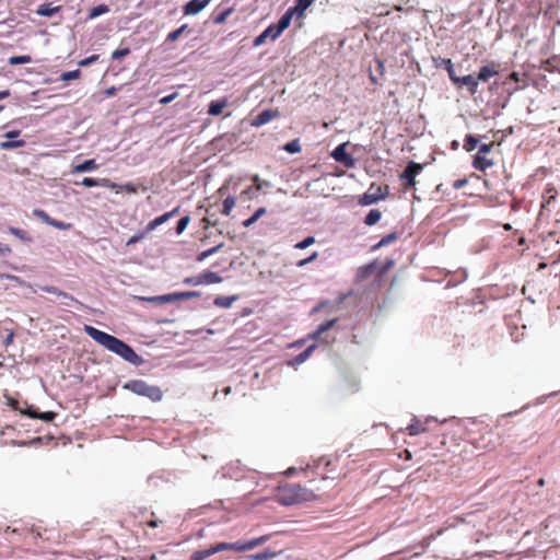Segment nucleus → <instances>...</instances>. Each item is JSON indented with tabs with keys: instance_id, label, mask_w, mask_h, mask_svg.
Here are the masks:
<instances>
[{
	"instance_id": "1",
	"label": "nucleus",
	"mask_w": 560,
	"mask_h": 560,
	"mask_svg": "<svg viewBox=\"0 0 560 560\" xmlns=\"http://www.w3.org/2000/svg\"><path fill=\"white\" fill-rule=\"evenodd\" d=\"M84 331L95 342L103 346L108 351L119 355L125 361L135 365H140L142 363L141 357L138 355L129 345L118 339L117 337L112 336L90 325L84 326Z\"/></svg>"
},
{
	"instance_id": "2",
	"label": "nucleus",
	"mask_w": 560,
	"mask_h": 560,
	"mask_svg": "<svg viewBox=\"0 0 560 560\" xmlns=\"http://www.w3.org/2000/svg\"><path fill=\"white\" fill-rule=\"evenodd\" d=\"M269 535H264L257 538H253L249 540H238L236 542H218L214 546H211L205 550H197L191 553L190 560H205L206 558L213 556L214 553L233 550L236 552H245L247 550H252L256 547H259L269 540Z\"/></svg>"
},
{
	"instance_id": "3",
	"label": "nucleus",
	"mask_w": 560,
	"mask_h": 560,
	"mask_svg": "<svg viewBox=\"0 0 560 560\" xmlns=\"http://www.w3.org/2000/svg\"><path fill=\"white\" fill-rule=\"evenodd\" d=\"M315 498L312 490L298 483H285L280 486L276 493L277 501L282 505L299 504L311 501Z\"/></svg>"
},
{
	"instance_id": "4",
	"label": "nucleus",
	"mask_w": 560,
	"mask_h": 560,
	"mask_svg": "<svg viewBox=\"0 0 560 560\" xmlns=\"http://www.w3.org/2000/svg\"><path fill=\"white\" fill-rule=\"evenodd\" d=\"M124 388L138 396H144L154 402L160 401L163 397V393L159 386L149 385L143 380H131L124 385Z\"/></svg>"
},
{
	"instance_id": "5",
	"label": "nucleus",
	"mask_w": 560,
	"mask_h": 560,
	"mask_svg": "<svg viewBox=\"0 0 560 560\" xmlns=\"http://www.w3.org/2000/svg\"><path fill=\"white\" fill-rule=\"evenodd\" d=\"M387 186L383 188L382 186H376L375 184H372L368 191L360 198L359 202L362 206L373 205L380 200L385 199L387 196Z\"/></svg>"
},
{
	"instance_id": "6",
	"label": "nucleus",
	"mask_w": 560,
	"mask_h": 560,
	"mask_svg": "<svg viewBox=\"0 0 560 560\" xmlns=\"http://www.w3.org/2000/svg\"><path fill=\"white\" fill-rule=\"evenodd\" d=\"M423 170V165L410 161L404 172L400 174V180L404 183L406 189L416 186V176Z\"/></svg>"
},
{
	"instance_id": "7",
	"label": "nucleus",
	"mask_w": 560,
	"mask_h": 560,
	"mask_svg": "<svg viewBox=\"0 0 560 560\" xmlns=\"http://www.w3.org/2000/svg\"><path fill=\"white\" fill-rule=\"evenodd\" d=\"M292 12H285L277 24L269 25L264 32L271 40H276L291 23Z\"/></svg>"
},
{
	"instance_id": "8",
	"label": "nucleus",
	"mask_w": 560,
	"mask_h": 560,
	"mask_svg": "<svg viewBox=\"0 0 560 560\" xmlns=\"http://www.w3.org/2000/svg\"><path fill=\"white\" fill-rule=\"evenodd\" d=\"M348 143H341L338 147L335 148V150L331 152V156L335 161L341 163L348 168L354 167L355 160L354 158L349 154L346 150Z\"/></svg>"
},
{
	"instance_id": "9",
	"label": "nucleus",
	"mask_w": 560,
	"mask_h": 560,
	"mask_svg": "<svg viewBox=\"0 0 560 560\" xmlns=\"http://www.w3.org/2000/svg\"><path fill=\"white\" fill-rule=\"evenodd\" d=\"M33 214L38 218L39 220H42L44 223L50 225V226H54L58 230H62V231H67V230H70L72 228V224L71 223H67V222H63V221H58L56 219H52L51 217H49L44 210L42 209H35L33 211Z\"/></svg>"
},
{
	"instance_id": "10",
	"label": "nucleus",
	"mask_w": 560,
	"mask_h": 560,
	"mask_svg": "<svg viewBox=\"0 0 560 560\" xmlns=\"http://www.w3.org/2000/svg\"><path fill=\"white\" fill-rule=\"evenodd\" d=\"M199 296H200V292H198V291H186V292H175V293L161 295V296L155 298V300L163 302V303H170V302L196 299Z\"/></svg>"
},
{
	"instance_id": "11",
	"label": "nucleus",
	"mask_w": 560,
	"mask_h": 560,
	"mask_svg": "<svg viewBox=\"0 0 560 560\" xmlns=\"http://www.w3.org/2000/svg\"><path fill=\"white\" fill-rule=\"evenodd\" d=\"M499 74V65L495 62H491L489 65L482 66L479 69V72L476 75V80L479 82H488L490 78Z\"/></svg>"
},
{
	"instance_id": "12",
	"label": "nucleus",
	"mask_w": 560,
	"mask_h": 560,
	"mask_svg": "<svg viewBox=\"0 0 560 560\" xmlns=\"http://www.w3.org/2000/svg\"><path fill=\"white\" fill-rule=\"evenodd\" d=\"M81 185H83L85 187L102 186V187H106V188H109V189L117 188V184L112 182L109 178L96 179V178H92V177H84L82 179V182H81Z\"/></svg>"
},
{
	"instance_id": "13",
	"label": "nucleus",
	"mask_w": 560,
	"mask_h": 560,
	"mask_svg": "<svg viewBox=\"0 0 560 560\" xmlns=\"http://www.w3.org/2000/svg\"><path fill=\"white\" fill-rule=\"evenodd\" d=\"M210 0H190L184 5V14L192 15L202 11L208 4Z\"/></svg>"
},
{
	"instance_id": "14",
	"label": "nucleus",
	"mask_w": 560,
	"mask_h": 560,
	"mask_svg": "<svg viewBox=\"0 0 560 560\" xmlns=\"http://www.w3.org/2000/svg\"><path fill=\"white\" fill-rule=\"evenodd\" d=\"M21 413L26 415L27 417L33 418V419H40L46 422L52 421L57 417V413L54 411L38 412V411L34 410L33 408H27L26 410H21Z\"/></svg>"
},
{
	"instance_id": "15",
	"label": "nucleus",
	"mask_w": 560,
	"mask_h": 560,
	"mask_svg": "<svg viewBox=\"0 0 560 560\" xmlns=\"http://www.w3.org/2000/svg\"><path fill=\"white\" fill-rule=\"evenodd\" d=\"M493 161L488 159L487 155L483 154H475L472 160V167L477 171L485 172L488 168L493 166Z\"/></svg>"
},
{
	"instance_id": "16",
	"label": "nucleus",
	"mask_w": 560,
	"mask_h": 560,
	"mask_svg": "<svg viewBox=\"0 0 560 560\" xmlns=\"http://www.w3.org/2000/svg\"><path fill=\"white\" fill-rule=\"evenodd\" d=\"M463 85L467 88V90L471 96H474L478 92L479 83L476 80V75H474V74L460 77L458 86H463Z\"/></svg>"
},
{
	"instance_id": "17",
	"label": "nucleus",
	"mask_w": 560,
	"mask_h": 560,
	"mask_svg": "<svg viewBox=\"0 0 560 560\" xmlns=\"http://www.w3.org/2000/svg\"><path fill=\"white\" fill-rule=\"evenodd\" d=\"M558 191L552 184H547L542 192L541 208H548L557 198Z\"/></svg>"
},
{
	"instance_id": "18",
	"label": "nucleus",
	"mask_w": 560,
	"mask_h": 560,
	"mask_svg": "<svg viewBox=\"0 0 560 560\" xmlns=\"http://www.w3.org/2000/svg\"><path fill=\"white\" fill-rule=\"evenodd\" d=\"M98 168V164L94 159L85 160L83 163L77 164L72 166L71 173L72 174H80L85 173L90 171H95Z\"/></svg>"
},
{
	"instance_id": "19",
	"label": "nucleus",
	"mask_w": 560,
	"mask_h": 560,
	"mask_svg": "<svg viewBox=\"0 0 560 560\" xmlns=\"http://www.w3.org/2000/svg\"><path fill=\"white\" fill-rule=\"evenodd\" d=\"M277 116H278V113L275 110H271V109L262 110L261 113H259L256 116L253 125L254 126L265 125V124L269 122L271 119L276 118Z\"/></svg>"
},
{
	"instance_id": "20",
	"label": "nucleus",
	"mask_w": 560,
	"mask_h": 560,
	"mask_svg": "<svg viewBox=\"0 0 560 560\" xmlns=\"http://www.w3.org/2000/svg\"><path fill=\"white\" fill-rule=\"evenodd\" d=\"M62 7L61 5H56V7H52L51 3H44V4H40L37 10H36V13L40 16H47V18H50L54 14L56 13H59L61 11Z\"/></svg>"
},
{
	"instance_id": "21",
	"label": "nucleus",
	"mask_w": 560,
	"mask_h": 560,
	"mask_svg": "<svg viewBox=\"0 0 560 560\" xmlns=\"http://www.w3.org/2000/svg\"><path fill=\"white\" fill-rule=\"evenodd\" d=\"M226 106H228V100L226 98H222V100H219V101H212L209 104L208 114L210 116H219V115L222 114L223 109Z\"/></svg>"
},
{
	"instance_id": "22",
	"label": "nucleus",
	"mask_w": 560,
	"mask_h": 560,
	"mask_svg": "<svg viewBox=\"0 0 560 560\" xmlns=\"http://www.w3.org/2000/svg\"><path fill=\"white\" fill-rule=\"evenodd\" d=\"M200 276V281H201V285L202 284H214V283H220L222 281V278L214 271H205L199 275Z\"/></svg>"
},
{
	"instance_id": "23",
	"label": "nucleus",
	"mask_w": 560,
	"mask_h": 560,
	"mask_svg": "<svg viewBox=\"0 0 560 560\" xmlns=\"http://www.w3.org/2000/svg\"><path fill=\"white\" fill-rule=\"evenodd\" d=\"M314 2V0H296L295 7L288 9L287 12L299 13L302 15L304 11Z\"/></svg>"
},
{
	"instance_id": "24",
	"label": "nucleus",
	"mask_w": 560,
	"mask_h": 560,
	"mask_svg": "<svg viewBox=\"0 0 560 560\" xmlns=\"http://www.w3.org/2000/svg\"><path fill=\"white\" fill-rule=\"evenodd\" d=\"M337 318L327 320L318 326V328L313 334V339H319L324 332L330 329L337 323Z\"/></svg>"
},
{
	"instance_id": "25",
	"label": "nucleus",
	"mask_w": 560,
	"mask_h": 560,
	"mask_svg": "<svg viewBox=\"0 0 560 560\" xmlns=\"http://www.w3.org/2000/svg\"><path fill=\"white\" fill-rule=\"evenodd\" d=\"M267 210L265 207H260L258 208L254 214L246 219L244 222H243V226L244 228H249L252 226L254 223H256L264 214H266Z\"/></svg>"
},
{
	"instance_id": "26",
	"label": "nucleus",
	"mask_w": 560,
	"mask_h": 560,
	"mask_svg": "<svg viewBox=\"0 0 560 560\" xmlns=\"http://www.w3.org/2000/svg\"><path fill=\"white\" fill-rule=\"evenodd\" d=\"M382 218V212L378 209H372L365 217L364 223L369 226L376 224Z\"/></svg>"
},
{
	"instance_id": "27",
	"label": "nucleus",
	"mask_w": 560,
	"mask_h": 560,
	"mask_svg": "<svg viewBox=\"0 0 560 560\" xmlns=\"http://www.w3.org/2000/svg\"><path fill=\"white\" fill-rule=\"evenodd\" d=\"M40 290L44 291V292L51 293V294H55L57 296L70 300V301H74L73 296H71L70 294H68L66 292L60 291L58 288L52 287V285L40 287Z\"/></svg>"
},
{
	"instance_id": "28",
	"label": "nucleus",
	"mask_w": 560,
	"mask_h": 560,
	"mask_svg": "<svg viewBox=\"0 0 560 560\" xmlns=\"http://www.w3.org/2000/svg\"><path fill=\"white\" fill-rule=\"evenodd\" d=\"M108 12L109 7L107 4H100L90 9L88 18L92 20Z\"/></svg>"
},
{
	"instance_id": "29",
	"label": "nucleus",
	"mask_w": 560,
	"mask_h": 560,
	"mask_svg": "<svg viewBox=\"0 0 560 560\" xmlns=\"http://www.w3.org/2000/svg\"><path fill=\"white\" fill-rule=\"evenodd\" d=\"M168 220H170V218H168V214H166V213H164L160 217H156L155 219H153L145 225L147 232H151V231L155 230L158 226L162 225L163 223H165Z\"/></svg>"
},
{
	"instance_id": "30",
	"label": "nucleus",
	"mask_w": 560,
	"mask_h": 560,
	"mask_svg": "<svg viewBox=\"0 0 560 560\" xmlns=\"http://www.w3.org/2000/svg\"><path fill=\"white\" fill-rule=\"evenodd\" d=\"M235 300V296H217L213 301V304L218 307L229 308Z\"/></svg>"
},
{
	"instance_id": "31",
	"label": "nucleus",
	"mask_w": 560,
	"mask_h": 560,
	"mask_svg": "<svg viewBox=\"0 0 560 560\" xmlns=\"http://www.w3.org/2000/svg\"><path fill=\"white\" fill-rule=\"evenodd\" d=\"M236 205V198L233 196H228L223 201V208L221 210L223 215L229 217Z\"/></svg>"
},
{
	"instance_id": "32",
	"label": "nucleus",
	"mask_w": 560,
	"mask_h": 560,
	"mask_svg": "<svg viewBox=\"0 0 560 560\" xmlns=\"http://www.w3.org/2000/svg\"><path fill=\"white\" fill-rule=\"evenodd\" d=\"M406 430L408 431V433H409L410 435H418V434H420V433L424 432V431H425V428H424V425H423L419 420L415 419V420L412 421V423H410V424L407 427V429H406Z\"/></svg>"
},
{
	"instance_id": "33",
	"label": "nucleus",
	"mask_w": 560,
	"mask_h": 560,
	"mask_svg": "<svg viewBox=\"0 0 560 560\" xmlns=\"http://www.w3.org/2000/svg\"><path fill=\"white\" fill-rule=\"evenodd\" d=\"M398 238L397 233H389L381 238V241L373 246V249L381 248L383 246H387L390 243L395 242Z\"/></svg>"
},
{
	"instance_id": "34",
	"label": "nucleus",
	"mask_w": 560,
	"mask_h": 560,
	"mask_svg": "<svg viewBox=\"0 0 560 560\" xmlns=\"http://www.w3.org/2000/svg\"><path fill=\"white\" fill-rule=\"evenodd\" d=\"M479 143V140L472 136V135H467L465 140H464V149L467 151V152H471L472 150L476 149V147L478 145Z\"/></svg>"
},
{
	"instance_id": "35",
	"label": "nucleus",
	"mask_w": 560,
	"mask_h": 560,
	"mask_svg": "<svg viewBox=\"0 0 560 560\" xmlns=\"http://www.w3.org/2000/svg\"><path fill=\"white\" fill-rule=\"evenodd\" d=\"M31 61H32V58L28 55L12 56L8 60L9 65H11V66L30 63Z\"/></svg>"
},
{
	"instance_id": "36",
	"label": "nucleus",
	"mask_w": 560,
	"mask_h": 560,
	"mask_svg": "<svg viewBox=\"0 0 560 560\" xmlns=\"http://www.w3.org/2000/svg\"><path fill=\"white\" fill-rule=\"evenodd\" d=\"M444 65H448V69H446L447 73H448V77H450V80L453 82V84L455 85H459V79L460 77H457L455 74V70H454V67H453V63H452V60L451 59H444Z\"/></svg>"
},
{
	"instance_id": "37",
	"label": "nucleus",
	"mask_w": 560,
	"mask_h": 560,
	"mask_svg": "<svg viewBox=\"0 0 560 560\" xmlns=\"http://www.w3.org/2000/svg\"><path fill=\"white\" fill-rule=\"evenodd\" d=\"M444 65H448V69H446L447 73H448V77H450V80L453 82V84L455 85H459V79L460 77H457L455 74V70H454V67H453V63H452V60L451 59H444Z\"/></svg>"
},
{
	"instance_id": "38",
	"label": "nucleus",
	"mask_w": 560,
	"mask_h": 560,
	"mask_svg": "<svg viewBox=\"0 0 560 560\" xmlns=\"http://www.w3.org/2000/svg\"><path fill=\"white\" fill-rule=\"evenodd\" d=\"M559 63H560V60L558 58L553 57V58L547 59L546 61L542 62V69L551 72V71L559 69Z\"/></svg>"
},
{
	"instance_id": "39",
	"label": "nucleus",
	"mask_w": 560,
	"mask_h": 560,
	"mask_svg": "<svg viewBox=\"0 0 560 560\" xmlns=\"http://www.w3.org/2000/svg\"><path fill=\"white\" fill-rule=\"evenodd\" d=\"M284 150L291 154L299 153L302 150L299 139H294L284 145Z\"/></svg>"
},
{
	"instance_id": "40",
	"label": "nucleus",
	"mask_w": 560,
	"mask_h": 560,
	"mask_svg": "<svg viewBox=\"0 0 560 560\" xmlns=\"http://www.w3.org/2000/svg\"><path fill=\"white\" fill-rule=\"evenodd\" d=\"M222 246H223V243L219 244L218 246H214V247H211V248H209L207 250L201 252L197 256V260L198 261H203L209 256H211V255L215 254L217 252H219Z\"/></svg>"
},
{
	"instance_id": "41",
	"label": "nucleus",
	"mask_w": 560,
	"mask_h": 560,
	"mask_svg": "<svg viewBox=\"0 0 560 560\" xmlns=\"http://www.w3.org/2000/svg\"><path fill=\"white\" fill-rule=\"evenodd\" d=\"M276 556L275 552L272 551H269V550H265L262 552H258V553H255V555H250L248 556L249 559L252 560H270L272 559L273 557Z\"/></svg>"
},
{
	"instance_id": "42",
	"label": "nucleus",
	"mask_w": 560,
	"mask_h": 560,
	"mask_svg": "<svg viewBox=\"0 0 560 560\" xmlns=\"http://www.w3.org/2000/svg\"><path fill=\"white\" fill-rule=\"evenodd\" d=\"M187 27H188V25L184 24L180 27L176 28L175 31L171 32L167 35L166 40L167 42H175V40H177L180 37V35L187 30Z\"/></svg>"
},
{
	"instance_id": "43",
	"label": "nucleus",
	"mask_w": 560,
	"mask_h": 560,
	"mask_svg": "<svg viewBox=\"0 0 560 560\" xmlns=\"http://www.w3.org/2000/svg\"><path fill=\"white\" fill-rule=\"evenodd\" d=\"M81 77V71L79 69L77 70H72V71H67V72H63L61 75H60V79L62 81H70V80H77Z\"/></svg>"
},
{
	"instance_id": "44",
	"label": "nucleus",
	"mask_w": 560,
	"mask_h": 560,
	"mask_svg": "<svg viewBox=\"0 0 560 560\" xmlns=\"http://www.w3.org/2000/svg\"><path fill=\"white\" fill-rule=\"evenodd\" d=\"M9 232L22 241H30L27 232L22 229L11 226L9 228Z\"/></svg>"
},
{
	"instance_id": "45",
	"label": "nucleus",
	"mask_w": 560,
	"mask_h": 560,
	"mask_svg": "<svg viewBox=\"0 0 560 560\" xmlns=\"http://www.w3.org/2000/svg\"><path fill=\"white\" fill-rule=\"evenodd\" d=\"M189 222H190V218L188 215H185L182 219H179V221L177 222V225H176V233L178 235L182 234L188 226Z\"/></svg>"
},
{
	"instance_id": "46",
	"label": "nucleus",
	"mask_w": 560,
	"mask_h": 560,
	"mask_svg": "<svg viewBox=\"0 0 560 560\" xmlns=\"http://www.w3.org/2000/svg\"><path fill=\"white\" fill-rule=\"evenodd\" d=\"M150 232H147V228H144V230L142 232H139L135 235H132L128 241H127V246H130V245H133L138 242H140L142 238L145 237L147 234H149Z\"/></svg>"
},
{
	"instance_id": "47",
	"label": "nucleus",
	"mask_w": 560,
	"mask_h": 560,
	"mask_svg": "<svg viewBox=\"0 0 560 560\" xmlns=\"http://www.w3.org/2000/svg\"><path fill=\"white\" fill-rule=\"evenodd\" d=\"M314 243H315V237L314 236H307L303 241L296 243L294 245V248H296V249H305L308 246L313 245Z\"/></svg>"
},
{
	"instance_id": "48",
	"label": "nucleus",
	"mask_w": 560,
	"mask_h": 560,
	"mask_svg": "<svg viewBox=\"0 0 560 560\" xmlns=\"http://www.w3.org/2000/svg\"><path fill=\"white\" fill-rule=\"evenodd\" d=\"M315 349V346L312 345L308 348H306L303 352H301L299 355H296L295 361L296 363H303L313 352Z\"/></svg>"
},
{
	"instance_id": "49",
	"label": "nucleus",
	"mask_w": 560,
	"mask_h": 560,
	"mask_svg": "<svg viewBox=\"0 0 560 560\" xmlns=\"http://www.w3.org/2000/svg\"><path fill=\"white\" fill-rule=\"evenodd\" d=\"M130 54V48L128 47H124V48H119V49H116L112 52V58L114 60H118V59H121L126 56H128Z\"/></svg>"
},
{
	"instance_id": "50",
	"label": "nucleus",
	"mask_w": 560,
	"mask_h": 560,
	"mask_svg": "<svg viewBox=\"0 0 560 560\" xmlns=\"http://www.w3.org/2000/svg\"><path fill=\"white\" fill-rule=\"evenodd\" d=\"M115 190L116 191L121 190V191H125L127 194H136L137 192V188L131 183H127V184H124V185L117 184V188H115Z\"/></svg>"
},
{
	"instance_id": "51",
	"label": "nucleus",
	"mask_w": 560,
	"mask_h": 560,
	"mask_svg": "<svg viewBox=\"0 0 560 560\" xmlns=\"http://www.w3.org/2000/svg\"><path fill=\"white\" fill-rule=\"evenodd\" d=\"M24 144H25L24 140L5 141V142L1 143V148L8 150V149H13V148H20V147H23Z\"/></svg>"
},
{
	"instance_id": "52",
	"label": "nucleus",
	"mask_w": 560,
	"mask_h": 560,
	"mask_svg": "<svg viewBox=\"0 0 560 560\" xmlns=\"http://www.w3.org/2000/svg\"><path fill=\"white\" fill-rule=\"evenodd\" d=\"M317 257H318V253H317V252H314V253H312V255H311V256H308L307 258H304V259L299 260V261L296 262V267L302 268V267H304V266L308 265L310 262H313L314 260H316V259H317Z\"/></svg>"
},
{
	"instance_id": "53",
	"label": "nucleus",
	"mask_w": 560,
	"mask_h": 560,
	"mask_svg": "<svg viewBox=\"0 0 560 560\" xmlns=\"http://www.w3.org/2000/svg\"><path fill=\"white\" fill-rule=\"evenodd\" d=\"M100 56L98 55H92L88 58H84L82 60L79 61V66L80 67H86V66H90L94 62H96L98 60Z\"/></svg>"
},
{
	"instance_id": "54",
	"label": "nucleus",
	"mask_w": 560,
	"mask_h": 560,
	"mask_svg": "<svg viewBox=\"0 0 560 560\" xmlns=\"http://www.w3.org/2000/svg\"><path fill=\"white\" fill-rule=\"evenodd\" d=\"M4 398L7 399V405L9 407H11L13 410H20V404H19V400H16L15 398L4 394Z\"/></svg>"
},
{
	"instance_id": "55",
	"label": "nucleus",
	"mask_w": 560,
	"mask_h": 560,
	"mask_svg": "<svg viewBox=\"0 0 560 560\" xmlns=\"http://www.w3.org/2000/svg\"><path fill=\"white\" fill-rule=\"evenodd\" d=\"M185 284L189 285H201L200 276L187 277L183 281Z\"/></svg>"
},
{
	"instance_id": "56",
	"label": "nucleus",
	"mask_w": 560,
	"mask_h": 560,
	"mask_svg": "<svg viewBox=\"0 0 560 560\" xmlns=\"http://www.w3.org/2000/svg\"><path fill=\"white\" fill-rule=\"evenodd\" d=\"M493 148V143H482L476 154L487 155Z\"/></svg>"
},
{
	"instance_id": "57",
	"label": "nucleus",
	"mask_w": 560,
	"mask_h": 560,
	"mask_svg": "<svg viewBox=\"0 0 560 560\" xmlns=\"http://www.w3.org/2000/svg\"><path fill=\"white\" fill-rule=\"evenodd\" d=\"M268 38V36L266 35L265 32H262L261 34H259L255 39H254V46L255 47H258V46H261L262 44H265L266 39Z\"/></svg>"
},
{
	"instance_id": "58",
	"label": "nucleus",
	"mask_w": 560,
	"mask_h": 560,
	"mask_svg": "<svg viewBox=\"0 0 560 560\" xmlns=\"http://www.w3.org/2000/svg\"><path fill=\"white\" fill-rule=\"evenodd\" d=\"M177 96H178V94L176 92H174L167 96L162 97L160 100V104L166 105V104L173 102Z\"/></svg>"
},
{
	"instance_id": "59",
	"label": "nucleus",
	"mask_w": 560,
	"mask_h": 560,
	"mask_svg": "<svg viewBox=\"0 0 560 560\" xmlns=\"http://www.w3.org/2000/svg\"><path fill=\"white\" fill-rule=\"evenodd\" d=\"M252 179H253L255 188L257 190H260L262 188V185H269V183H267V182L262 183L258 175H254Z\"/></svg>"
},
{
	"instance_id": "60",
	"label": "nucleus",
	"mask_w": 560,
	"mask_h": 560,
	"mask_svg": "<svg viewBox=\"0 0 560 560\" xmlns=\"http://www.w3.org/2000/svg\"><path fill=\"white\" fill-rule=\"evenodd\" d=\"M13 339H14V332L12 330H10V332L8 334V336L5 337L3 343L5 347L10 346L12 342H13Z\"/></svg>"
},
{
	"instance_id": "61",
	"label": "nucleus",
	"mask_w": 560,
	"mask_h": 560,
	"mask_svg": "<svg viewBox=\"0 0 560 560\" xmlns=\"http://www.w3.org/2000/svg\"><path fill=\"white\" fill-rule=\"evenodd\" d=\"M117 93V88L110 86L104 91L105 96L110 97Z\"/></svg>"
},
{
	"instance_id": "62",
	"label": "nucleus",
	"mask_w": 560,
	"mask_h": 560,
	"mask_svg": "<svg viewBox=\"0 0 560 560\" xmlns=\"http://www.w3.org/2000/svg\"><path fill=\"white\" fill-rule=\"evenodd\" d=\"M466 184H467V179H457L456 182H454L453 187H454L455 189H460V188H462V187H464Z\"/></svg>"
},
{
	"instance_id": "63",
	"label": "nucleus",
	"mask_w": 560,
	"mask_h": 560,
	"mask_svg": "<svg viewBox=\"0 0 560 560\" xmlns=\"http://www.w3.org/2000/svg\"><path fill=\"white\" fill-rule=\"evenodd\" d=\"M7 278H8V279H10V280H13V281H15V282H18V283H19V284H21V285H26V283H25L22 279H20L19 277H16V276L8 275V276H7ZM27 287H31V284H27Z\"/></svg>"
},
{
	"instance_id": "64",
	"label": "nucleus",
	"mask_w": 560,
	"mask_h": 560,
	"mask_svg": "<svg viewBox=\"0 0 560 560\" xmlns=\"http://www.w3.org/2000/svg\"><path fill=\"white\" fill-rule=\"evenodd\" d=\"M162 521H159V520H150L147 522V525L152 527V528H155L159 526V524H161Z\"/></svg>"
}]
</instances>
